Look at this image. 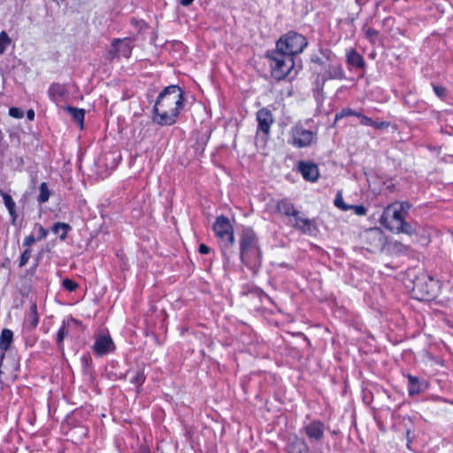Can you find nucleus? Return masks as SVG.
<instances>
[{"mask_svg":"<svg viewBox=\"0 0 453 453\" xmlns=\"http://www.w3.org/2000/svg\"><path fill=\"white\" fill-rule=\"evenodd\" d=\"M182 89L177 85L165 88L158 95L153 107L152 121L159 126H172L183 108Z\"/></svg>","mask_w":453,"mask_h":453,"instance_id":"nucleus-1","label":"nucleus"},{"mask_svg":"<svg viewBox=\"0 0 453 453\" xmlns=\"http://www.w3.org/2000/svg\"><path fill=\"white\" fill-rule=\"evenodd\" d=\"M240 258L242 262L252 270L261 265L262 257L257 238L251 228H244L240 236Z\"/></svg>","mask_w":453,"mask_h":453,"instance_id":"nucleus-2","label":"nucleus"},{"mask_svg":"<svg viewBox=\"0 0 453 453\" xmlns=\"http://www.w3.org/2000/svg\"><path fill=\"white\" fill-rule=\"evenodd\" d=\"M272 75L276 80H283L293 69L295 63L291 55L276 49L267 53Z\"/></svg>","mask_w":453,"mask_h":453,"instance_id":"nucleus-3","label":"nucleus"},{"mask_svg":"<svg viewBox=\"0 0 453 453\" xmlns=\"http://www.w3.org/2000/svg\"><path fill=\"white\" fill-rule=\"evenodd\" d=\"M215 235L219 239L224 256H228V251L234 244V228L227 217L221 215L216 219L213 225Z\"/></svg>","mask_w":453,"mask_h":453,"instance_id":"nucleus-4","label":"nucleus"},{"mask_svg":"<svg viewBox=\"0 0 453 453\" xmlns=\"http://www.w3.org/2000/svg\"><path fill=\"white\" fill-rule=\"evenodd\" d=\"M307 45V39L303 35L291 30L279 39L276 48L294 57L303 52Z\"/></svg>","mask_w":453,"mask_h":453,"instance_id":"nucleus-5","label":"nucleus"},{"mask_svg":"<svg viewBox=\"0 0 453 453\" xmlns=\"http://www.w3.org/2000/svg\"><path fill=\"white\" fill-rule=\"evenodd\" d=\"M290 136L292 139V145L297 148H304L310 146L313 142L316 134L311 130L303 128L300 125H296L291 128Z\"/></svg>","mask_w":453,"mask_h":453,"instance_id":"nucleus-6","label":"nucleus"},{"mask_svg":"<svg viewBox=\"0 0 453 453\" xmlns=\"http://www.w3.org/2000/svg\"><path fill=\"white\" fill-rule=\"evenodd\" d=\"M405 219V216L401 212L394 203L388 205L380 219V222L382 226L392 232V226H397L402 220Z\"/></svg>","mask_w":453,"mask_h":453,"instance_id":"nucleus-7","label":"nucleus"},{"mask_svg":"<svg viewBox=\"0 0 453 453\" xmlns=\"http://www.w3.org/2000/svg\"><path fill=\"white\" fill-rule=\"evenodd\" d=\"M434 287L435 283L432 278H429V283L418 279L414 282L413 292L417 299L428 300L434 296Z\"/></svg>","mask_w":453,"mask_h":453,"instance_id":"nucleus-8","label":"nucleus"},{"mask_svg":"<svg viewBox=\"0 0 453 453\" xmlns=\"http://www.w3.org/2000/svg\"><path fill=\"white\" fill-rule=\"evenodd\" d=\"M302 431L304 432L311 441L319 442L324 438L325 425L319 420H313L305 425Z\"/></svg>","mask_w":453,"mask_h":453,"instance_id":"nucleus-9","label":"nucleus"},{"mask_svg":"<svg viewBox=\"0 0 453 453\" xmlns=\"http://www.w3.org/2000/svg\"><path fill=\"white\" fill-rule=\"evenodd\" d=\"M112 50L110 51L111 58L115 57L129 58L132 52L131 41L128 38L115 39L111 42Z\"/></svg>","mask_w":453,"mask_h":453,"instance_id":"nucleus-10","label":"nucleus"},{"mask_svg":"<svg viewBox=\"0 0 453 453\" xmlns=\"http://www.w3.org/2000/svg\"><path fill=\"white\" fill-rule=\"evenodd\" d=\"M365 238L369 244L367 248L371 251L380 250L384 245V235L378 228H372L365 232Z\"/></svg>","mask_w":453,"mask_h":453,"instance_id":"nucleus-11","label":"nucleus"},{"mask_svg":"<svg viewBox=\"0 0 453 453\" xmlns=\"http://www.w3.org/2000/svg\"><path fill=\"white\" fill-rule=\"evenodd\" d=\"M257 120L258 123V129L264 134L270 133L271 126L273 123V117L270 110L262 108L257 112Z\"/></svg>","mask_w":453,"mask_h":453,"instance_id":"nucleus-12","label":"nucleus"},{"mask_svg":"<svg viewBox=\"0 0 453 453\" xmlns=\"http://www.w3.org/2000/svg\"><path fill=\"white\" fill-rule=\"evenodd\" d=\"M93 349L97 356H104L114 349V343L110 336H98L93 345Z\"/></svg>","mask_w":453,"mask_h":453,"instance_id":"nucleus-13","label":"nucleus"},{"mask_svg":"<svg viewBox=\"0 0 453 453\" xmlns=\"http://www.w3.org/2000/svg\"><path fill=\"white\" fill-rule=\"evenodd\" d=\"M286 451L287 453H311L306 441L296 435L288 438Z\"/></svg>","mask_w":453,"mask_h":453,"instance_id":"nucleus-14","label":"nucleus"},{"mask_svg":"<svg viewBox=\"0 0 453 453\" xmlns=\"http://www.w3.org/2000/svg\"><path fill=\"white\" fill-rule=\"evenodd\" d=\"M298 170L303 179L308 181H316L319 176V168L314 163L301 161L298 165Z\"/></svg>","mask_w":453,"mask_h":453,"instance_id":"nucleus-15","label":"nucleus"},{"mask_svg":"<svg viewBox=\"0 0 453 453\" xmlns=\"http://www.w3.org/2000/svg\"><path fill=\"white\" fill-rule=\"evenodd\" d=\"M50 98L58 104L65 100L68 95L65 85L60 83H52L48 90Z\"/></svg>","mask_w":453,"mask_h":453,"instance_id":"nucleus-16","label":"nucleus"},{"mask_svg":"<svg viewBox=\"0 0 453 453\" xmlns=\"http://www.w3.org/2000/svg\"><path fill=\"white\" fill-rule=\"evenodd\" d=\"M344 78V72L339 65H330L322 77L323 81L327 80H342Z\"/></svg>","mask_w":453,"mask_h":453,"instance_id":"nucleus-17","label":"nucleus"},{"mask_svg":"<svg viewBox=\"0 0 453 453\" xmlns=\"http://www.w3.org/2000/svg\"><path fill=\"white\" fill-rule=\"evenodd\" d=\"M276 209L278 212L282 213L288 217L297 215V210L295 208L294 204L287 199L280 200L277 203Z\"/></svg>","mask_w":453,"mask_h":453,"instance_id":"nucleus-18","label":"nucleus"},{"mask_svg":"<svg viewBox=\"0 0 453 453\" xmlns=\"http://www.w3.org/2000/svg\"><path fill=\"white\" fill-rule=\"evenodd\" d=\"M295 219L294 226L303 233H311V220L307 218H303L301 212L297 211L296 216H292Z\"/></svg>","mask_w":453,"mask_h":453,"instance_id":"nucleus-19","label":"nucleus"},{"mask_svg":"<svg viewBox=\"0 0 453 453\" xmlns=\"http://www.w3.org/2000/svg\"><path fill=\"white\" fill-rule=\"evenodd\" d=\"M126 375L130 376V382L136 387V391L139 392L146 378L143 371L142 369L128 371Z\"/></svg>","mask_w":453,"mask_h":453,"instance_id":"nucleus-20","label":"nucleus"},{"mask_svg":"<svg viewBox=\"0 0 453 453\" xmlns=\"http://www.w3.org/2000/svg\"><path fill=\"white\" fill-rule=\"evenodd\" d=\"M347 63L356 68L362 69L365 67L363 57L355 50H351L347 53Z\"/></svg>","mask_w":453,"mask_h":453,"instance_id":"nucleus-21","label":"nucleus"},{"mask_svg":"<svg viewBox=\"0 0 453 453\" xmlns=\"http://www.w3.org/2000/svg\"><path fill=\"white\" fill-rule=\"evenodd\" d=\"M0 195L2 196L3 197V200H4V205L5 207L7 208L10 215L12 216V223L14 224L15 221H16V219L18 217L17 213H16V203L15 202L13 201L12 197L4 192L3 190L0 189Z\"/></svg>","mask_w":453,"mask_h":453,"instance_id":"nucleus-22","label":"nucleus"},{"mask_svg":"<svg viewBox=\"0 0 453 453\" xmlns=\"http://www.w3.org/2000/svg\"><path fill=\"white\" fill-rule=\"evenodd\" d=\"M392 232L403 233L408 235L417 234V230L405 219L402 220L397 226H392Z\"/></svg>","mask_w":453,"mask_h":453,"instance_id":"nucleus-23","label":"nucleus"},{"mask_svg":"<svg viewBox=\"0 0 453 453\" xmlns=\"http://www.w3.org/2000/svg\"><path fill=\"white\" fill-rule=\"evenodd\" d=\"M12 331L7 328L3 329L0 335V349L3 351L9 349L11 343L12 342Z\"/></svg>","mask_w":453,"mask_h":453,"instance_id":"nucleus-24","label":"nucleus"},{"mask_svg":"<svg viewBox=\"0 0 453 453\" xmlns=\"http://www.w3.org/2000/svg\"><path fill=\"white\" fill-rule=\"evenodd\" d=\"M65 110L72 116L73 119L81 126V127H83L85 117V111L83 109L66 106Z\"/></svg>","mask_w":453,"mask_h":453,"instance_id":"nucleus-25","label":"nucleus"},{"mask_svg":"<svg viewBox=\"0 0 453 453\" xmlns=\"http://www.w3.org/2000/svg\"><path fill=\"white\" fill-rule=\"evenodd\" d=\"M72 229L71 226L67 223L57 222L55 223L51 230L55 234H59L61 240H65L67 236L68 232Z\"/></svg>","mask_w":453,"mask_h":453,"instance_id":"nucleus-26","label":"nucleus"},{"mask_svg":"<svg viewBox=\"0 0 453 453\" xmlns=\"http://www.w3.org/2000/svg\"><path fill=\"white\" fill-rule=\"evenodd\" d=\"M68 334H69V326L68 325L66 326L65 323L64 322L63 326H61V328H59V330L57 334V345L60 350L64 349L63 342H64L65 338L68 335Z\"/></svg>","mask_w":453,"mask_h":453,"instance_id":"nucleus-27","label":"nucleus"},{"mask_svg":"<svg viewBox=\"0 0 453 453\" xmlns=\"http://www.w3.org/2000/svg\"><path fill=\"white\" fill-rule=\"evenodd\" d=\"M409 385L408 393L410 395H414L421 391L418 379L417 377L408 375Z\"/></svg>","mask_w":453,"mask_h":453,"instance_id":"nucleus-28","label":"nucleus"},{"mask_svg":"<svg viewBox=\"0 0 453 453\" xmlns=\"http://www.w3.org/2000/svg\"><path fill=\"white\" fill-rule=\"evenodd\" d=\"M39 190H40V194H39V196H38V202L40 203H44L46 202L49 201V198H50V192L48 188V186H47V183L46 182H42L40 184V187H39Z\"/></svg>","mask_w":453,"mask_h":453,"instance_id":"nucleus-29","label":"nucleus"},{"mask_svg":"<svg viewBox=\"0 0 453 453\" xmlns=\"http://www.w3.org/2000/svg\"><path fill=\"white\" fill-rule=\"evenodd\" d=\"M11 43L12 39L9 37L6 32L3 30L0 34V55L5 51Z\"/></svg>","mask_w":453,"mask_h":453,"instance_id":"nucleus-30","label":"nucleus"},{"mask_svg":"<svg viewBox=\"0 0 453 453\" xmlns=\"http://www.w3.org/2000/svg\"><path fill=\"white\" fill-rule=\"evenodd\" d=\"M334 205L343 211H347L349 210H350V205H348L344 203L343 201V197L342 196V193L341 192H338L336 196H335V199H334Z\"/></svg>","mask_w":453,"mask_h":453,"instance_id":"nucleus-31","label":"nucleus"},{"mask_svg":"<svg viewBox=\"0 0 453 453\" xmlns=\"http://www.w3.org/2000/svg\"><path fill=\"white\" fill-rule=\"evenodd\" d=\"M30 324L32 327H36L39 322V316L37 313V306L35 303H33L30 308Z\"/></svg>","mask_w":453,"mask_h":453,"instance_id":"nucleus-32","label":"nucleus"},{"mask_svg":"<svg viewBox=\"0 0 453 453\" xmlns=\"http://www.w3.org/2000/svg\"><path fill=\"white\" fill-rule=\"evenodd\" d=\"M398 210L401 211V212L406 217L408 214L409 210L411 209V205L409 202H395L393 203Z\"/></svg>","mask_w":453,"mask_h":453,"instance_id":"nucleus-33","label":"nucleus"},{"mask_svg":"<svg viewBox=\"0 0 453 453\" xmlns=\"http://www.w3.org/2000/svg\"><path fill=\"white\" fill-rule=\"evenodd\" d=\"M31 253H32V250L29 248H27L23 251V253L21 254L20 258H19V267H23L27 264V262L31 257Z\"/></svg>","mask_w":453,"mask_h":453,"instance_id":"nucleus-34","label":"nucleus"},{"mask_svg":"<svg viewBox=\"0 0 453 453\" xmlns=\"http://www.w3.org/2000/svg\"><path fill=\"white\" fill-rule=\"evenodd\" d=\"M62 284L63 287L69 292H73L78 288V284L70 279H65Z\"/></svg>","mask_w":453,"mask_h":453,"instance_id":"nucleus-35","label":"nucleus"},{"mask_svg":"<svg viewBox=\"0 0 453 453\" xmlns=\"http://www.w3.org/2000/svg\"><path fill=\"white\" fill-rule=\"evenodd\" d=\"M365 36L372 43H376L377 38H378V31L377 30H365Z\"/></svg>","mask_w":453,"mask_h":453,"instance_id":"nucleus-36","label":"nucleus"},{"mask_svg":"<svg viewBox=\"0 0 453 453\" xmlns=\"http://www.w3.org/2000/svg\"><path fill=\"white\" fill-rule=\"evenodd\" d=\"M354 114H356V111L349 109V108H344L342 110L341 112L337 113L335 115V121H337L338 119L343 118V117H347V116H353Z\"/></svg>","mask_w":453,"mask_h":453,"instance_id":"nucleus-37","label":"nucleus"},{"mask_svg":"<svg viewBox=\"0 0 453 453\" xmlns=\"http://www.w3.org/2000/svg\"><path fill=\"white\" fill-rule=\"evenodd\" d=\"M9 115L15 119H21L24 116V112L21 109L17 107H11L9 109Z\"/></svg>","mask_w":453,"mask_h":453,"instance_id":"nucleus-38","label":"nucleus"},{"mask_svg":"<svg viewBox=\"0 0 453 453\" xmlns=\"http://www.w3.org/2000/svg\"><path fill=\"white\" fill-rule=\"evenodd\" d=\"M433 89L438 97L443 99L446 96V88L443 86L434 84Z\"/></svg>","mask_w":453,"mask_h":453,"instance_id":"nucleus-39","label":"nucleus"},{"mask_svg":"<svg viewBox=\"0 0 453 453\" xmlns=\"http://www.w3.org/2000/svg\"><path fill=\"white\" fill-rule=\"evenodd\" d=\"M350 210H353L358 216H364L367 212V209L364 205H350Z\"/></svg>","mask_w":453,"mask_h":453,"instance_id":"nucleus-40","label":"nucleus"},{"mask_svg":"<svg viewBox=\"0 0 453 453\" xmlns=\"http://www.w3.org/2000/svg\"><path fill=\"white\" fill-rule=\"evenodd\" d=\"M35 226L38 230V235L36 236V239L39 241L46 238L48 231L42 225L36 224Z\"/></svg>","mask_w":453,"mask_h":453,"instance_id":"nucleus-41","label":"nucleus"},{"mask_svg":"<svg viewBox=\"0 0 453 453\" xmlns=\"http://www.w3.org/2000/svg\"><path fill=\"white\" fill-rule=\"evenodd\" d=\"M390 126V123L388 121H374L372 127H373L376 129H386Z\"/></svg>","mask_w":453,"mask_h":453,"instance_id":"nucleus-42","label":"nucleus"},{"mask_svg":"<svg viewBox=\"0 0 453 453\" xmlns=\"http://www.w3.org/2000/svg\"><path fill=\"white\" fill-rule=\"evenodd\" d=\"M36 240V237H35L33 234H30L24 239L23 246L29 248L35 243Z\"/></svg>","mask_w":453,"mask_h":453,"instance_id":"nucleus-43","label":"nucleus"},{"mask_svg":"<svg viewBox=\"0 0 453 453\" xmlns=\"http://www.w3.org/2000/svg\"><path fill=\"white\" fill-rule=\"evenodd\" d=\"M360 124L363 126L372 127V125L373 124V120L371 118L365 115L364 117H361Z\"/></svg>","mask_w":453,"mask_h":453,"instance_id":"nucleus-44","label":"nucleus"},{"mask_svg":"<svg viewBox=\"0 0 453 453\" xmlns=\"http://www.w3.org/2000/svg\"><path fill=\"white\" fill-rule=\"evenodd\" d=\"M199 252L201 254H208L210 252V248L207 245L202 243L199 245Z\"/></svg>","mask_w":453,"mask_h":453,"instance_id":"nucleus-45","label":"nucleus"},{"mask_svg":"<svg viewBox=\"0 0 453 453\" xmlns=\"http://www.w3.org/2000/svg\"><path fill=\"white\" fill-rule=\"evenodd\" d=\"M35 114L34 110L30 109V110H28V111H27V118L30 121H32V120H34V119H35Z\"/></svg>","mask_w":453,"mask_h":453,"instance_id":"nucleus-46","label":"nucleus"},{"mask_svg":"<svg viewBox=\"0 0 453 453\" xmlns=\"http://www.w3.org/2000/svg\"><path fill=\"white\" fill-rule=\"evenodd\" d=\"M394 246H395V248H397L399 250H408V246L403 245V244H402V243H400V242H395V243L394 244Z\"/></svg>","mask_w":453,"mask_h":453,"instance_id":"nucleus-47","label":"nucleus"},{"mask_svg":"<svg viewBox=\"0 0 453 453\" xmlns=\"http://www.w3.org/2000/svg\"><path fill=\"white\" fill-rule=\"evenodd\" d=\"M193 2H194V0H180V4H182L183 6H188V5H190Z\"/></svg>","mask_w":453,"mask_h":453,"instance_id":"nucleus-48","label":"nucleus"},{"mask_svg":"<svg viewBox=\"0 0 453 453\" xmlns=\"http://www.w3.org/2000/svg\"><path fill=\"white\" fill-rule=\"evenodd\" d=\"M312 62L317 63L319 65H322V60L318 57L312 58Z\"/></svg>","mask_w":453,"mask_h":453,"instance_id":"nucleus-49","label":"nucleus"},{"mask_svg":"<svg viewBox=\"0 0 453 453\" xmlns=\"http://www.w3.org/2000/svg\"><path fill=\"white\" fill-rule=\"evenodd\" d=\"M353 116L357 117V118L361 120V117H364L365 115H364V114H362L361 112H357V111H356V114H354Z\"/></svg>","mask_w":453,"mask_h":453,"instance_id":"nucleus-50","label":"nucleus"},{"mask_svg":"<svg viewBox=\"0 0 453 453\" xmlns=\"http://www.w3.org/2000/svg\"><path fill=\"white\" fill-rule=\"evenodd\" d=\"M141 453H151L148 448H143Z\"/></svg>","mask_w":453,"mask_h":453,"instance_id":"nucleus-51","label":"nucleus"}]
</instances>
